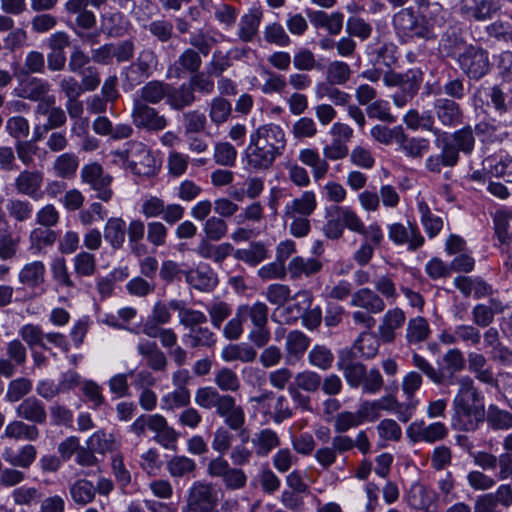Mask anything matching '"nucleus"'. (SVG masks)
Wrapping results in <instances>:
<instances>
[{
	"label": "nucleus",
	"instance_id": "50",
	"mask_svg": "<svg viewBox=\"0 0 512 512\" xmlns=\"http://www.w3.org/2000/svg\"><path fill=\"white\" fill-rule=\"evenodd\" d=\"M166 469L172 478H182L194 475L197 464L188 456L174 455L167 461Z\"/></svg>",
	"mask_w": 512,
	"mask_h": 512
},
{
	"label": "nucleus",
	"instance_id": "46",
	"mask_svg": "<svg viewBox=\"0 0 512 512\" xmlns=\"http://www.w3.org/2000/svg\"><path fill=\"white\" fill-rule=\"evenodd\" d=\"M430 325L426 318L417 316L409 319L406 327V341L410 345L420 344L429 339Z\"/></svg>",
	"mask_w": 512,
	"mask_h": 512
},
{
	"label": "nucleus",
	"instance_id": "44",
	"mask_svg": "<svg viewBox=\"0 0 512 512\" xmlns=\"http://www.w3.org/2000/svg\"><path fill=\"white\" fill-rule=\"evenodd\" d=\"M186 281L195 289L209 292L217 285L216 274L208 267L197 268L186 273Z\"/></svg>",
	"mask_w": 512,
	"mask_h": 512
},
{
	"label": "nucleus",
	"instance_id": "28",
	"mask_svg": "<svg viewBox=\"0 0 512 512\" xmlns=\"http://www.w3.org/2000/svg\"><path fill=\"white\" fill-rule=\"evenodd\" d=\"M406 320L405 312L399 308L394 307L387 310L378 326V334L384 343H392L396 337V330L400 329Z\"/></svg>",
	"mask_w": 512,
	"mask_h": 512
},
{
	"label": "nucleus",
	"instance_id": "22",
	"mask_svg": "<svg viewBox=\"0 0 512 512\" xmlns=\"http://www.w3.org/2000/svg\"><path fill=\"white\" fill-rule=\"evenodd\" d=\"M44 175L38 170H23L15 178L14 187L18 194L39 200L43 197Z\"/></svg>",
	"mask_w": 512,
	"mask_h": 512
},
{
	"label": "nucleus",
	"instance_id": "14",
	"mask_svg": "<svg viewBox=\"0 0 512 512\" xmlns=\"http://www.w3.org/2000/svg\"><path fill=\"white\" fill-rule=\"evenodd\" d=\"M449 430L443 422H432L426 424L424 420L412 422L406 429V435L411 442H424L433 444L444 440Z\"/></svg>",
	"mask_w": 512,
	"mask_h": 512
},
{
	"label": "nucleus",
	"instance_id": "6",
	"mask_svg": "<svg viewBox=\"0 0 512 512\" xmlns=\"http://www.w3.org/2000/svg\"><path fill=\"white\" fill-rule=\"evenodd\" d=\"M392 26L401 43L415 40H430L435 37L434 31L417 15L413 7L402 8L392 17Z\"/></svg>",
	"mask_w": 512,
	"mask_h": 512
},
{
	"label": "nucleus",
	"instance_id": "42",
	"mask_svg": "<svg viewBox=\"0 0 512 512\" xmlns=\"http://www.w3.org/2000/svg\"><path fill=\"white\" fill-rule=\"evenodd\" d=\"M169 84L160 80H151L139 90V97L134 101H143L144 104H158L167 99Z\"/></svg>",
	"mask_w": 512,
	"mask_h": 512
},
{
	"label": "nucleus",
	"instance_id": "19",
	"mask_svg": "<svg viewBox=\"0 0 512 512\" xmlns=\"http://www.w3.org/2000/svg\"><path fill=\"white\" fill-rule=\"evenodd\" d=\"M278 157L280 156L275 152L249 141L244 151L243 161L246 169L253 172H263L269 170Z\"/></svg>",
	"mask_w": 512,
	"mask_h": 512
},
{
	"label": "nucleus",
	"instance_id": "48",
	"mask_svg": "<svg viewBox=\"0 0 512 512\" xmlns=\"http://www.w3.org/2000/svg\"><path fill=\"white\" fill-rule=\"evenodd\" d=\"M154 440L165 449L176 448V443L180 434L172 427L169 426L166 418L159 414L158 420L154 429Z\"/></svg>",
	"mask_w": 512,
	"mask_h": 512
},
{
	"label": "nucleus",
	"instance_id": "13",
	"mask_svg": "<svg viewBox=\"0 0 512 512\" xmlns=\"http://www.w3.org/2000/svg\"><path fill=\"white\" fill-rule=\"evenodd\" d=\"M249 141L269 149L279 156L283 154L286 147L285 132L274 123L259 126L250 134Z\"/></svg>",
	"mask_w": 512,
	"mask_h": 512
},
{
	"label": "nucleus",
	"instance_id": "36",
	"mask_svg": "<svg viewBox=\"0 0 512 512\" xmlns=\"http://www.w3.org/2000/svg\"><path fill=\"white\" fill-rule=\"evenodd\" d=\"M299 161L310 167L315 181L325 178L329 171V163L325 157H321L316 149L305 148L299 151Z\"/></svg>",
	"mask_w": 512,
	"mask_h": 512
},
{
	"label": "nucleus",
	"instance_id": "4",
	"mask_svg": "<svg viewBox=\"0 0 512 512\" xmlns=\"http://www.w3.org/2000/svg\"><path fill=\"white\" fill-rule=\"evenodd\" d=\"M178 312L179 324L188 329L183 339L191 348H213L217 342L216 334L206 326L208 318L200 310L188 308L185 302H172Z\"/></svg>",
	"mask_w": 512,
	"mask_h": 512
},
{
	"label": "nucleus",
	"instance_id": "32",
	"mask_svg": "<svg viewBox=\"0 0 512 512\" xmlns=\"http://www.w3.org/2000/svg\"><path fill=\"white\" fill-rule=\"evenodd\" d=\"M467 361L468 371L474 375L476 380L491 386L497 383L493 368L488 364L487 358L482 353L476 351L469 352Z\"/></svg>",
	"mask_w": 512,
	"mask_h": 512
},
{
	"label": "nucleus",
	"instance_id": "47",
	"mask_svg": "<svg viewBox=\"0 0 512 512\" xmlns=\"http://www.w3.org/2000/svg\"><path fill=\"white\" fill-rule=\"evenodd\" d=\"M72 501L79 506L92 503L96 497V489L93 483L87 479H78L69 486Z\"/></svg>",
	"mask_w": 512,
	"mask_h": 512
},
{
	"label": "nucleus",
	"instance_id": "57",
	"mask_svg": "<svg viewBox=\"0 0 512 512\" xmlns=\"http://www.w3.org/2000/svg\"><path fill=\"white\" fill-rule=\"evenodd\" d=\"M256 356V350L246 343L228 345L222 350V358L227 362L250 363L256 359Z\"/></svg>",
	"mask_w": 512,
	"mask_h": 512
},
{
	"label": "nucleus",
	"instance_id": "55",
	"mask_svg": "<svg viewBox=\"0 0 512 512\" xmlns=\"http://www.w3.org/2000/svg\"><path fill=\"white\" fill-rule=\"evenodd\" d=\"M370 135L376 142L388 146L403 139L404 129L401 125L388 127L377 124L371 128Z\"/></svg>",
	"mask_w": 512,
	"mask_h": 512
},
{
	"label": "nucleus",
	"instance_id": "29",
	"mask_svg": "<svg viewBox=\"0 0 512 512\" xmlns=\"http://www.w3.org/2000/svg\"><path fill=\"white\" fill-rule=\"evenodd\" d=\"M136 349L151 370L156 372L166 370L168 365L167 357L155 341L141 339Z\"/></svg>",
	"mask_w": 512,
	"mask_h": 512
},
{
	"label": "nucleus",
	"instance_id": "2",
	"mask_svg": "<svg viewBox=\"0 0 512 512\" xmlns=\"http://www.w3.org/2000/svg\"><path fill=\"white\" fill-rule=\"evenodd\" d=\"M476 144L474 131L470 125L464 126L453 133L443 132L436 138L435 145L440 150L425 160V168L432 173H440L443 168H452L460 160V153L470 155Z\"/></svg>",
	"mask_w": 512,
	"mask_h": 512
},
{
	"label": "nucleus",
	"instance_id": "17",
	"mask_svg": "<svg viewBox=\"0 0 512 512\" xmlns=\"http://www.w3.org/2000/svg\"><path fill=\"white\" fill-rule=\"evenodd\" d=\"M498 10L497 0H459L458 13L468 20L486 21Z\"/></svg>",
	"mask_w": 512,
	"mask_h": 512
},
{
	"label": "nucleus",
	"instance_id": "63",
	"mask_svg": "<svg viewBox=\"0 0 512 512\" xmlns=\"http://www.w3.org/2000/svg\"><path fill=\"white\" fill-rule=\"evenodd\" d=\"M18 334L30 350L35 347L49 350V347L44 342L45 332L40 325L33 323L25 324L19 329Z\"/></svg>",
	"mask_w": 512,
	"mask_h": 512
},
{
	"label": "nucleus",
	"instance_id": "58",
	"mask_svg": "<svg viewBox=\"0 0 512 512\" xmlns=\"http://www.w3.org/2000/svg\"><path fill=\"white\" fill-rule=\"evenodd\" d=\"M398 145L405 156L412 159L422 158L430 148L428 139L422 137L408 138L405 132L403 139L398 142Z\"/></svg>",
	"mask_w": 512,
	"mask_h": 512
},
{
	"label": "nucleus",
	"instance_id": "60",
	"mask_svg": "<svg viewBox=\"0 0 512 512\" xmlns=\"http://www.w3.org/2000/svg\"><path fill=\"white\" fill-rule=\"evenodd\" d=\"M191 393L188 388L174 389L161 398L160 407L163 411L170 412L189 406Z\"/></svg>",
	"mask_w": 512,
	"mask_h": 512
},
{
	"label": "nucleus",
	"instance_id": "21",
	"mask_svg": "<svg viewBox=\"0 0 512 512\" xmlns=\"http://www.w3.org/2000/svg\"><path fill=\"white\" fill-rule=\"evenodd\" d=\"M511 124L507 119L499 118L498 123L495 119H483L475 125L473 131L483 143H501L508 138L506 128Z\"/></svg>",
	"mask_w": 512,
	"mask_h": 512
},
{
	"label": "nucleus",
	"instance_id": "27",
	"mask_svg": "<svg viewBox=\"0 0 512 512\" xmlns=\"http://www.w3.org/2000/svg\"><path fill=\"white\" fill-rule=\"evenodd\" d=\"M439 122L446 127H454L462 123L463 112L460 105L452 99L439 98L433 104Z\"/></svg>",
	"mask_w": 512,
	"mask_h": 512
},
{
	"label": "nucleus",
	"instance_id": "39",
	"mask_svg": "<svg viewBox=\"0 0 512 512\" xmlns=\"http://www.w3.org/2000/svg\"><path fill=\"white\" fill-rule=\"evenodd\" d=\"M317 208V198L314 191H304L300 197L294 198L285 207L288 216H310Z\"/></svg>",
	"mask_w": 512,
	"mask_h": 512
},
{
	"label": "nucleus",
	"instance_id": "51",
	"mask_svg": "<svg viewBox=\"0 0 512 512\" xmlns=\"http://www.w3.org/2000/svg\"><path fill=\"white\" fill-rule=\"evenodd\" d=\"M417 208L420 214V222L429 238L436 237L443 228V219L434 214L425 201H419Z\"/></svg>",
	"mask_w": 512,
	"mask_h": 512
},
{
	"label": "nucleus",
	"instance_id": "5",
	"mask_svg": "<svg viewBox=\"0 0 512 512\" xmlns=\"http://www.w3.org/2000/svg\"><path fill=\"white\" fill-rule=\"evenodd\" d=\"M354 448L363 455L371 451V442L364 430L359 431L355 438L344 433H336L331 438L330 445L315 450L314 459L323 470H328L336 463L338 456L345 455Z\"/></svg>",
	"mask_w": 512,
	"mask_h": 512
},
{
	"label": "nucleus",
	"instance_id": "11",
	"mask_svg": "<svg viewBox=\"0 0 512 512\" xmlns=\"http://www.w3.org/2000/svg\"><path fill=\"white\" fill-rule=\"evenodd\" d=\"M482 94L487 98L486 105L494 109L498 118L512 122V91L508 87L504 84L480 86L474 94L476 104Z\"/></svg>",
	"mask_w": 512,
	"mask_h": 512
},
{
	"label": "nucleus",
	"instance_id": "30",
	"mask_svg": "<svg viewBox=\"0 0 512 512\" xmlns=\"http://www.w3.org/2000/svg\"><path fill=\"white\" fill-rule=\"evenodd\" d=\"M18 282L26 288L36 289L46 280V266L43 261L34 260L25 263L18 272Z\"/></svg>",
	"mask_w": 512,
	"mask_h": 512
},
{
	"label": "nucleus",
	"instance_id": "49",
	"mask_svg": "<svg viewBox=\"0 0 512 512\" xmlns=\"http://www.w3.org/2000/svg\"><path fill=\"white\" fill-rule=\"evenodd\" d=\"M262 14L257 10H250L244 14L238 23L237 35L243 42H251L258 32Z\"/></svg>",
	"mask_w": 512,
	"mask_h": 512
},
{
	"label": "nucleus",
	"instance_id": "61",
	"mask_svg": "<svg viewBox=\"0 0 512 512\" xmlns=\"http://www.w3.org/2000/svg\"><path fill=\"white\" fill-rule=\"evenodd\" d=\"M74 274L78 278L92 277L97 269L96 257L89 251H80L73 259Z\"/></svg>",
	"mask_w": 512,
	"mask_h": 512
},
{
	"label": "nucleus",
	"instance_id": "38",
	"mask_svg": "<svg viewBox=\"0 0 512 512\" xmlns=\"http://www.w3.org/2000/svg\"><path fill=\"white\" fill-rule=\"evenodd\" d=\"M310 344V339L299 330L288 333L285 343L286 359L289 363L299 360Z\"/></svg>",
	"mask_w": 512,
	"mask_h": 512
},
{
	"label": "nucleus",
	"instance_id": "25",
	"mask_svg": "<svg viewBox=\"0 0 512 512\" xmlns=\"http://www.w3.org/2000/svg\"><path fill=\"white\" fill-rule=\"evenodd\" d=\"M201 54L193 48L184 49L177 60L168 68V75L174 78H182L184 74H194L202 65Z\"/></svg>",
	"mask_w": 512,
	"mask_h": 512
},
{
	"label": "nucleus",
	"instance_id": "23",
	"mask_svg": "<svg viewBox=\"0 0 512 512\" xmlns=\"http://www.w3.org/2000/svg\"><path fill=\"white\" fill-rule=\"evenodd\" d=\"M470 44L459 28L449 27L441 36L439 51L443 56L455 61Z\"/></svg>",
	"mask_w": 512,
	"mask_h": 512
},
{
	"label": "nucleus",
	"instance_id": "59",
	"mask_svg": "<svg viewBox=\"0 0 512 512\" xmlns=\"http://www.w3.org/2000/svg\"><path fill=\"white\" fill-rule=\"evenodd\" d=\"M411 363L434 384L443 385L446 382L444 371L434 367L431 362L417 352L412 353Z\"/></svg>",
	"mask_w": 512,
	"mask_h": 512
},
{
	"label": "nucleus",
	"instance_id": "35",
	"mask_svg": "<svg viewBox=\"0 0 512 512\" xmlns=\"http://www.w3.org/2000/svg\"><path fill=\"white\" fill-rule=\"evenodd\" d=\"M89 0H68L64 9L68 14H76L75 19L78 28L89 30L96 25L95 14L88 10Z\"/></svg>",
	"mask_w": 512,
	"mask_h": 512
},
{
	"label": "nucleus",
	"instance_id": "56",
	"mask_svg": "<svg viewBox=\"0 0 512 512\" xmlns=\"http://www.w3.org/2000/svg\"><path fill=\"white\" fill-rule=\"evenodd\" d=\"M30 249L41 252L43 249L52 247L57 240V233L45 227L33 228L28 236Z\"/></svg>",
	"mask_w": 512,
	"mask_h": 512
},
{
	"label": "nucleus",
	"instance_id": "64",
	"mask_svg": "<svg viewBox=\"0 0 512 512\" xmlns=\"http://www.w3.org/2000/svg\"><path fill=\"white\" fill-rule=\"evenodd\" d=\"M410 79L411 80H409L408 77L406 79V84L392 95L393 104L397 108H404L409 102H411L420 88L422 76L415 78V76L411 75Z\"/></svg>",
	"mask_w": 512,
	"mask_h": 512
},
{
	"label": "nucleus",
	"instance_id": "7",
	"mask_svg": "<svg viewBox=\"0 0 512 512\" xmlns=\"http://www.w3.org/2000/svg\"><path fill=\"white\" fill-rule=\"evenodd\" d=\"M238 316L244 321H250L252 328L248 333V339L258 348L268 344L271 338V332L268 327V306L261 301L251 304H241L237 307Z\"/></svg>",
	"mask_w": 512,
	"mask_h": 512
},
{
	"label": "nucleus",
	"instance_id": "3",
	"mask_svg": "<svg viewBox=\"0 0 512 512\" xmlns=\"http://www.w3.org/2000/svg\"><path fill=\"white\" fill-rule=\"evenodd\" d=\"M345 229L356 234H370L374 242H378L381 238L377 222L366 226L352 207L339 205L332 207L330 218L323 226L324 235L328 239L337 240L343 236Z\"/></svg>",
	"mask_w": 512,
	"mask_h": 512
},
{
	"label": "nucleus",
	"instance_id": "9",
	"mask_svg": "<svg viewBox=\"0 0 512 512\" xmlns=\"http://www.w3.org/2000/svg\"><path fill=\"white\" fill-rule=\"evenodd\" d=\"M219 492L206 480L194 481L187 490L182 512H221Z\"/></svg>",
	"mask_w": 512,
	"mask_h": 512
},
{
	"label": "nucleus",
	"instance_id": "62",
	"mask_svg": "<svg viewBox=\"0 0 512 512\" xmlns=\"http://www.w3.org/2000/svg\"><path fill=\"white\" fill-rule=\"evenodd\" d=\"M228 394H220L219 391L211 386L201 387L195 393V403L204 409L218 408L221 406Z\"/></svg>",
	"mask_w": 512,
	"mask_h": 512
},
{
	"label": "nucleus",
	"instance_id": "8",
	"mask_svg": "<svg viewBox=\"0 0 512 512\" xmlns=\"http://www.w3.org/2000/svg\"><path fill=\"white\" fill-rule=\"evenodd\" d=\"M114 155L135 175L151 176L156 172V159L142 142L128 141L125 143V149L115 151Z\"/></svg>",
	"mask_w": 512,
	"mask_h": 512
},
{
	"label": "nucleus",
	"instance_id": "40",
	"mask_svg": "<svg viewBox=\"0 0 512 512\" xmlns=\"http://www.w3.org/2000/svg\"><path fill=\"white\" fill-rule=\"evenodd\" d=\"M39 437V430L35 425H30L22 420H13L9 422L1 435V438H8L11 440H27L35 441Z\"/></svg>",
	"mask_w": 512,
	"mask_h": 512
},
{
	"label": "nucleus",
	"instance_id": "1",
	"mask_svg": "<svg viewBox=\"0 0 512 512\" xmlns=\"http://www.w3.org/2000/svg\"><path fill=\"white\" fill-rule=\"evenodd\" d=\"M458 389L452 400L451 426L456 431H476L485 421V398L470 376L457 379Z\"/></svg>",
	"mask_w": 512,
	"mask_h": 512
},
{
	"label": "nucleus",
	"instance_id": "16",
	"mask_svg": "<svg viewBox=\"0 0 512 512\" xmlns=\"http://www.w3.org/2000/svg\"><path fill=\"white\" fill-rule=\"evenodd\" d=\"M131 116L136 127L148 131H160L167 126L165 116L160 115L155 108L144 104L143 101H134Z\"/></svg>",
	"mask_w": 512,
	"mask_h": 512
},
{
	"label": "nucleus",
	"instance_id": "18",
	"mask_svg": "<svg viewBox=\"0 0 512 512\" xmlns=\"http://www.w3.org/2000/svg\"><path fill=\"white\" fill-rule=\"evenodd\" d=\"M278 157L280 156L275 152L249 141L244 151L243 161L246 169L253 172H263L269 170Z\"/></svg>",
	"mask_w": 512,
	"mask_h": 512
},
{
	"label": "nucleus",
	"instance_id": "54",
	"mask_svg": "<svg viewBox=\"0 0 512 512\" xmlns=\"http://www.w3.org/2000/svg\"><path fill=\"white\" fill-rule=\"evenodd\" d=\"M485 420L493 430L506 431L512 429V413L499 408L495 404L488 406L487 413L485 412Z\"/></svg>",
	"mask_w": 512,
	"mask_h": 512
},
{
	"label": "nucleus",
	"instance_id": "34",
	"mask_svg": "<svg viewBox=\"0 0 512 512\" xmlns=\"http://www.w3.org/2000/svg\"><path fill=\"white\" fill-rule=\"evenodd\" d=\"M251 443L258 457H266L280 446L281 440L276 431L271 428H264L254 433Z\"/></svg>",
	"mask_w": 512,
	"mask_h": 512
},
{
	"label": "nucleus",
	"instance_id": "26",
	"mask_svg": "<svg viewBox=\"0 0 512 512\" xmlns=\"http://www.w3.org/2000/svg\"><path fill=\"white\" fill-rule=\"evenodd\" d=\"M216 414L221 417L225 425L233 431L242 430L246 422L244 409L238 405L235 398L229 394L218 410H216Z\"/></svg>",
	"mask_w": 512,
	"mask_h": 512
},
{
	"label": "nucleus",
	"instance_id": "53",
	"mask_svg": "<svg viewBox=\"0 0 512 512\" xmlns=\"http://www.w3.org/2000/svg\"><path fill=\"white\" fill-rule=\"evenodd\" d=\"M79 167V158L72 152L62 153L53 162L54 173L63 179H71L75 176Z\"/></svg>",
	"mask_w": 512,
	"mask_h": 512
},
{
	"label": "nucleus",
	"instance_id": "12",
	"mask_svg": "<svg viewBox=\"0 0 512 512\" xmlns=\"http://www.w3.org/2000/svg\"><path fill=\"white\" fill-rule=\"evenodd\" d=\"M80 176L82 182L96 193V198L104 202H109L112 199L113 190L111 185L113 177L106 173L99 163L91 162L83 165Z\"/></svg>",
	"mask_w": 512,
	"mask_h": 512
},
{
	"label": "nucleus",
	"instance_id": "45",
	"mask_svg": "<svg viewBox=\"0 0 512 512\" xmlns=\"http://www.w3.org/2000/svg\"><path fill=\"white\" fill-rule=\"evenodd\" d=\"M126 236V222L120 217H111L104 226V238L110 246L119 250L123 247Z\"/></svg>",
	"mask_w": 512,
	"mask_h": 512
},
{
	"label": "nucleus",
	"instance_id": "15",
	"mask_svg": "<svg viewBox=\"0 0 512 512\" xmlns=\"http://www.w3.org/2000/svg\"><path fill=\"white\" fill-rule=\"evenodd\" d=\"M388 238L396 245H407L409 251L421 248L425 239L415 222H407V226L395 222L387 226Z\"/></svg>",
	"mask_w": 512,
	"mask_h": 512
},
{
	"label": "nucleus",
	"instance_id": "33",
	"mask_svg": "<svg viewBox=\"0 0 512 512\" xmlns=\"http://www.w3.org/2000/svg\"><path fill=\"white\" fill-rule=\"evenodd\" d=\"M350 305L375 314L382 313L386 307L384 299L370 288H360L354 292L351 295Z\"/></svg>",
	"mask_w": 512,
	"mask_h": 512
},
{
	"label": "nucleus",
	"instance_id": "37",
	"mask_svg": "<svg viewBox=\"0 0 512 512\" xmlns=\"http://www.w3.org/2000/svg\"><path fill=\"white\" fill-rule=\"evenodd\" d=\"M129 27V20L121 12H108L101 16V30L108 37L124 36Z\"/></svg>",
	"mask_w": 512,
	"mask_h": 512
},
{
	"label": "nucleus",
	"instance_id": "43",
	"mask_svg": "<svg viewBox=\"0 0 512 512\" xmlns=\"http://www.w3.org/2000/svg\"><path fill=\"white\" fill-rule=\"evenodd\" d=\"M379 347V338L373 333L364 332L355 340L349 351L354 352L355 358L372 359L377 355Z\"/></svg>",
	"mask_w": 512,
	"mask_h": 512
},
{
	"label": "nucleus",
	"instance_id": "41",
	"mask_svg": "<svg viewBox=\"0 0 512 512\" xmlns=\"http://www.w3.org/2000/svg\"><path fill=\"white\" fill-rule=\"evenodd\" d=\"M196 100L191 85L182 83L179 87H172L169 84V93L167 94V104L173 110H183L191 106Z\"/></svg>",
	"mask_w": 512,
	"mask_h": 512
},
{
	"label": "nucleus",
	"instance_id": "10",
	"mask_svg": "<svg viewBox=\"0 0 512 512\" xmlns=\"http://www.w3.org/2000/svg\"><path fill=\"white\" fill-rule=\"evenodd\" d=\"M455 62L462 73L471 80H480L489 73L491 68L488 51L472 43Z\"/></svg>",
	"mask_w": 512,
	"mask_h": 512
},
{
	"label": "nucleus",
	"instance_id": "52",
	"mask_svg": "<svg viewBox=\"0 0 512 512\" xmlns=\"http://www.w3.org/2000/svg\"><path fill=\"white\" fill-rule=\"evenodd\" d=\"M50 91V84L43 79L31 77L20 84L19 96L31 101L40 100Z\"/></svg>",
	"mask_w": 512,
	"mask_h": 512
},
{
	"label": "nucleus",
	"instance_id": "31",
	"mask_svg": "<svg viewBox=\"0 0 512 512\" xmlns=\"http://www.w3.org/2000/svg\"><path fill=\"white\" fill-rule=\"evenodd\" d=\"M16 415L34 424H44L47 420L45 404L35 396L23 399L16 407Z\"/></svg>",
	"mask_w": 512,
	"mask_h": 512
},
{
	"label": "nucleus",
	"instance_id": "20",
	"mask_svg": "<svg viewBox=\"0 0 512 512\" xmlns=\"http://www.w3.org/2000/svg\"><path fill=\"white\" fill-rule=\"evenodd\" d=\"M337 367L343 372L344 378L351 388L361 386L367 369L364 364L357 361L353 351H341Z\"/></svg>",
	"mask_w": 512,
	"mask_h": 512
},
{
	"label": "nucleus",
	"instance_id": "24",
	"mask_svg": "<svg viewBox=\"0 0 512 512\" xmlns=\"http://www.w3.org/2000/svg\"><path fill=\"white\" fill-rule=\"evenodd\" d=\"M323 269V263L315 257H293L287 265V275L293 281L311 278Z\"/></svg>",
	"mask_w": 512,
	"mask_h": 512
}]
</instances>
